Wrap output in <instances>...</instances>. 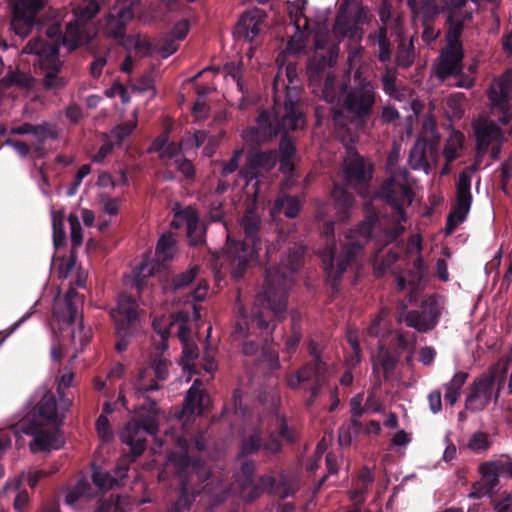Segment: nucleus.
Returning a JSON list of instances; mask_svg holds the SVG:
<instances>
[{
	"label": "nucleus",
	"mask_w": 512,
	"mask_h": 512,
	"mask_svg": "<svg viewBox=\"0 0 512 512\" xmlns=\"http://www.w3.org/2000/svg\"><path fill=\"white\" fill-rule=\"evenodd\" d=\"M492 444L489 434L483 431H476L472 433L467 441L466 447L473 453L486 452Z\"/></svg>",
	"instance_id": "a19ab883"
},
{
	"label": "nucleus",
	"mask_w": 512,
	"mask_h": 512,
	"mask_svg": "<svg viewBox=\"0 0 512 512\" xmlns=\"http://www.w3.org/2000/svg\"><path fill=\"white\" fill-rule=\"evenodd\" d=\"M133 47L137 51H143L146 55H150L156 49V45L148 39H141L139 35H130L123 45V48L130 50Z\"/></svg>",
	"instance_id": "a18cd8bd"
},
{
	"label": "nucleus",
	"mask_w": 512,
	"mask_h": 512,
	"mask_svg": "<svg viewBox=\"0 0 512 512\" xmlns=\"http://www.w3.org/2000/svg\"><path fill=\"white\" fill-rule=\"evenodd\" d=\"M288 302V289L286 277L275 278L272 270L267 269L263 291L257 293L252 315H246L236 321L234 337H245L251 334L254 326L266 333L274 330L276 322L286 318Z\"/></svg>",
	"instance_id": "7ed1b4c3"
},
{
	"label": "nucleus",
	"mask_w": 512,
	"mask_h": 512,
	"mask_svg": "<svg viewBox=\"0 0 512 512\" xmlns=\"http://www.w3.org/2000/svg\"><path fill=\"white\" fill-rule=\"evenodd\" d=\"M373 480L374 475L372 469L367 467L364 468L358 478V481L361 483V489L360 491H356L354 489V504L364 501V494L368 491V488L372 484Z\"/></svg>",
	"instance_id": "49530a36"
},
{
	"label": "nucleus",
	"mask_w": 512,
	"mask_h": 512,
	"mask_svg": "<svg viewBox=\"0 0 512 512\" xmlns=\"http://www.w3.org/2000/svg\"><path fill=\"white\" fill-rule=\"evenodd\" d=\"M471 14H448L449 28L446 34L447 49L442 53V59L436 67V75L444 80L449 76H456L462 70V47L458 38L463 30V21L470 18Z\"/></svg>",
	"instance_id": "9b49d317"
},
{
	"label": "nucleus",
	"mask_w": 512,
	"mask_h": 512,
	"mask_svg": "<svg viewBox=\"0 0 512 512\" xmlns=\"http://www.w3.org/2000/svg\"><path fill=\"white\" fill-rule=\"evenodd\" d=\"M91 172V166L89 164H84L82 165L75 177H74V180L72 182V184L70 185L69 189H68V194L69 195H73L76 193L78 187L80 186L82 180Z\"/></svg>",
	"instance_id": "338daca9"
},
{
	"label": "nucleus",
	"mask_w": 512,
	"mask_h": 512,
	"mask_svg": "<svg viewBox=\"0 0 512 512\" xmlns=\"http://www.w3.org/2000/svg\"><path fill=\"white\" fill-rule=\"evenodd\" d=\"M464 141V135L460 132H452L448 137L445 148L444 156L447 162H452L459 156V150H461Z\"/></svg>",
	"instance_id": "37998d69"
},
{
	"label": "nucleus",
	"mask_w": 512,
	"mask_h": 512,
	"mask_svg": "<svg viewBox=\"0 0 512 512\" xmlns=\"http://www.w3.org/2000/svg\"><path fill=\"white\" fill-rule=\"evenodd\" d=\"M282 445L274 433L265 435L261 428H254L240 441L238 458H248L263 450L266 454L276 455L281 451Z\"/></svg>",
	"instance_id": "4be33fe9"
},
{
	"label": "nucleus",
	"mask_w": 512,
	"mask_h": 512,
	"mask_svg": "<svg viewBox=\"0 0 512 512\" xmlns=\"http://www.w3.org/2000/svg\"><path fill=\"white\" fill-rule=\"evenodd\" d=\"M208 290V285L206 283H199L196 288L190 287L189 291L186 293V297L184 302L188 303L190 300L193 301H202L204 300Z\"/></svg>",
	"instance_id": "69168bd1"
},
{
	"label": "nucleus",
	"mask_w": 512,
	"mask_h": 512,
	"mask_svg": "<svg viewBox=\"0 0 512 512\" xmlns=\"http://www.w3.org/2000/svg\"><path fill=\"white\" fill-rule=\"evenodd\" d=\"M145 371L140 373L139 379L135 382L134 388L138 396H144L145 393L151 391H157L160 389V385L155 381L151 380L149 384L144 381Z\"/></svg>",
	"instance_id": "bf43d9fd"
},
{
	"label": "nucleus",
	"mask_w": 512,
	"mask_h": 512,
	"mask_svg": "<svg viewBox=\"0 0 512 512\" xmlns=\"http://www.w3.org/2000/svg\"><path fill=\"white\" fill-rule=\"evenodd\" d=\"M397 63L402 67H409L413 63L414 59V49L412 45V40L408 45L401 43L398 48L397 53Z\"/></svg>",
	"instance_id": "864d4df0"
},
{
	"label": "nucleus",
	"mask_w": 512,
	"mask_h": 512,
	"mask_svg": "<svg viewBox=\"0 0 512 512\" xmlns=\"http://www.w3.org/2000/svg\"><path fill=\"white\" fill-rule=\"evenodd\" d=\"M22 485V478L15 479L11 482H7L5 485V490L16 491L17 494L13 501V508L15 512H27L30 502V497L27 490H20V486Z\"/></svg>",
	"instance_id": "c9c22d12"
},
{
	"label": "nucleus",
	"mask_w": 512,
	"mask_h": 512,
	"mask_svg": "<svg viewBox=\"0 0 512 512\" xmlns=\"http://www.w3.org/2000/svg\"><path fill=\"white\" fill-rule=\"evenodd\" d=\"M96 430L103 441H110L113 438V431L106 415L101 414L96 420Z\"/></svg>",
	"instance_id": "13d9d810"
},
{
	"label": "nucleus",
	"mask_w": 512,
	"mask_h": 512,
	"mask_svg": "<svg viewBox=\"0 0 512 512\" xmlns=\"http://www.w3.org/2000/svg\"><path fill=\"white\" fill-rule=\"evenodd\" d=\"M512 93V70L506 71L499 78L495 79L488 90V97L493 109L502 113L498 119L499 123L506 125L512 119V107L509 98Z\"/></svg>",
	"instance_id": "5701e85b"
},
{
	"label": "nucleus",
	"mask_w": 512,
	"mask_h": 512,
	"mask_svg": "<svg viewBox=\"0 0 512 512\" xmlns=\"http://www.w3.org/2000/svg\"><path fill=\"white\" fill-rule=\"evenodd\" d=\"M198 273L199 267L193 266L181 273L166 276L161 281L164 294L167 296H174V299L177 295H184L185 298L186 293L189 291Z\"/></svg>",
	"instance_id": "bb28decb"
},
{
	"label": "nucleus",
	"mask_w": 512,
	"mask_h": 512,
	"mask_svg": "<svg viewBox=\"0 0 512 512\" xmlns=\"http://www.w3.org/2000/svg\"><path fill=\"white\" fill-rule=\"evenodd\" d=\"M169 133L170 130L165 129L159 136H157L151 143L148 152H156L160 155L169 141Z\"/></svg>",
	"instance_id": "774afa93"
},
{
	"label": "nucleus",
	"mask_w": 512,
	"mask_h": 512,
	"mask_svg": "<svg viewBox=\"0 0 512 512\" xmlns=\"http://www.w3.org/2000/svg\"><path fill=\"white\" fill-rule=\"evenodd\" d=\"M300 98V89L297 86H286L282 110L277 108L276 105L272 110H261L256 119V126L249 129L247 138L261 144L281 135L279 142L280 158H293L296 147L288 137V133L289 131L303 129L306 125Z\"/></svg>",
	"instance_id": "f03ea898"
},
{
	"label": "nucleus",
	"mask_w": 512,
	"mask_h": 512,
	"mask_svg": "<svg viewBox=\"0 0 512 512\" xmlns=\"http://www.w3.org/2000/svg\"><path fill=\"white\" fill-rule=\"evenodd\" d=\"M374 73L371 67H360L354 72V128L367 130L372 125L376 102Z\"/></svg>",
	"instance_id": "1a4fd4ad"
},
{
	"label": "nucleus",
	"mask_w": 512,
	"mask_h": 512,
	"mask_svg": "<svg viewBox=\"0 0 512 512\" xmlns=\"http://www.w3.org/2000/svg\"><path fill=\"white\" fill-rule=\"evenodd\" d=\"M115 326V350L122 353L127 350L131 338L137 330L139 318L138 305L132 296L121 293L115 308L110 311Z\"/></svg>",
	"instance_id": "9d476101"
},
{
	"label": "nucleus",
	"mask_w": 512,
	"mask_h": 512,
	"mask_svg": "<svg viewBox=\"0 0 512 512\" xmlns=\"http://www.w3.org/2000/svg\"><path fill=\"white\" fill-rule=\"evenodd\" d=\"M352 229L346 231V243L343 245V254L336 257V245L332 244L324 250L322 261L327 275V283L334 292H338L339 282L344 271L352 261Z\"/></svg>",
	"instance_id": "dca6fc26"
},
{
	"label": "nucleus",
	"mask_w": 512,
	"mask_h": 512,
	"mask_svg": "<svg viewBox=\"0 0 512 512\" xmlns=\"http://www.w3.org/2000/svg\"><path fill=\"white\" fill-rule=\"evenodd\" d=\"M68 221L71 229V250L75 251L83 241L82 227L78 217L74 214H70Z\"/></svg>",
	"instance_id": "8fccbe9b"
},
{
	"label": "nucleus",
	"mask_w": 512,
	"mask_h": 512,
	"mask_svg": "<svg viewBox=\"0 0 512 512\" xmlns=\"http://www.w3.org/2000/svg\"><path fill=\"white\" fill-rule=\"evenodd\" d=\"M427 142L424 139L419 138L410 151L409 164L414 170H422L426 174L430 172L431 164L437 157V151L432 145L428 147L427 154Z\"/></svg>",
	"instance_id": "2f4dec72"
},
{
	"label": "nucleus",
	"mask_w": 512,
	"mask_h": 512,
	"mask_svg": "<svg viewBox=\"0 0 512 512\" xmlns=\"http://www.w3.org/2000/svg\"><path fill=\"white\" fill-rule=\"evenodd\" d=\"M174 164L176 169L181 172L186 179H194L195 168L189 159L185 157L177 158Z\"/></svg>",
	"instance_id": "052dcab7"
},
{
	"label": "nucleus",
	"mask_w": 512,
	"mask_h": 512,
	"mask_svg": "<svg viewBox=\"0 0 512 512\" xmlns=\"http://www.w3.org/2000/svg\"><path fill=\"white\" fill-rule=\"evenodd\" d=\"M243 148H239L233 151L231 158L228 161H222V169L220 174L222 177H227L228 175L239 171V164L241 161V157L243 155Z\"/></svg>",
	"instance_id": "09e8293b"
},
{
	"label": "nucleus",
	"mask_w": 512,
	"mask_h": 512,
	"mask_svg": "<svg viewBox=\"0 0 512 512\" xmlns=\"http://www.w3.org/2000/svg\"><path fill=\"white\" fill-rule=\"evenodd\" d=\"M302 202L298 196L283 195L275 201V208L281 210L287 218L293 219L298 216L302 209Z\"/></svg>",
	"instance_id": "e433bc0d"
},
{
	"label": "nucleus",
	"mask_w": 512,
	"mask_h": 512,
	"mask_svg": "<svg viewBox=\"0 0 512 512\" xmlns=\"http://www.w3.org/2000/svg\"><path fill=\"white\" fill-rule=\"evenodd\" d=\"M260 225V218L255 213L248 212L241 220L244 239L231 240L228 237L226 257L230 264L231 277L235 281L244 277L251 263L258 257V252L261 249Z\"/></svg>",
	"instance_id": "20e7f679"
},
{
	"label": "nucleus",
	"mask_w": 512,
	"mask_h": 512,
	"mask_svg": "<svg viewBox=\"0 0 512 512\" xmlns=\"http://www.w3.org/2000/svg\"><path fill=\"white\" fill-rule=\"evenodd\" d=\"M99 11L100 6L95 1L78 5L74 9V19L67 24L65 33L62 32L60 24L52 23L46 29L48 40H43L49 44H57L59 47L63 45L69 51H74L90 42L93 32L92 20Z\"/></svg>",
	"instance_id": "39448f33"
},
{
	"label": "nucleus",
	"mask_w": 512,
	"mask_h": 512,
	"mask_svg": "<svg viewBox=\"0 0 512 512\" xmlns=\"http://www.w3.org/2000/svg\"><path fill=\"white\" fill-rule=\"evenodd\" d=\"M352 0H342L333 26V36L318 31L315 51L309 58L306 74L313 91L320 90L323 99L332 104L334 133L343 144L346 155L343 165L333 177L331 197L341 221L351 216L352 209Z\"/></svg>",
	"instance_id": "f257e3e1"
},
{
	"label": "nucleus",
	"mask_w": 512,
	"mask_h": 512,
	"mask_svg": "<svg viewBox=\"0 0 512 512\" xmlns=\"http://www.w3.org/2000/svg\"><path fill=\"white\" fill-rule=\"evenodd\" d=\"M133 17L134 12L129 6L120 7L115 15L110 14L105 27L107 36L116 40L118 44L123 47L127 38L130 36L126 34V25Z\"/></svg>",
	"instance_id": "cd10ccee"
},
{
	"label": "nucleus",
	"mask_w": 512,
	"mask_h": 512,
	"mask_svg": "<svg viewBox=\"0 0 512 512\" xmlns=\"http://www.w3.org/2000/svg\"><path fill=\"white\" fill-rule=\"evenodd\" d=\"M49 0H11V28L15 34L27 37L37 21V15L47 5Z\"/></svg>",
	"instance_id": "6ab92c4d"
},
{
	"label": "nucleus",
	"mask_w": 512,
	"mask_h": 512,
	"mask_svg": "<svg viewBox=\"0 0 512 512\" xmlns=\"http://www.w3.org/2000/svg\"><path fill=\"white\" fill-rule=\"evenodd\" d=\"M53 226V243L56 249L59 247L64 246L65 239H66V233L64 228V222L63 218L54 216L52 221Z\"/></svg>",
	"instance_id": "6e6d98bb"
},
{
	"label": "nucleus",
	"mask_w": 512,
	"mask_h": 512,
	"mask_svg": "<svg viewBox=\"0 0 512 512\" xmlns=\"http://www.w3.org/2000/svg\"><path fill=\"white\" fill-rule=\"evenodd\" d=\"M479 472L482 476L486 492H491L499 483L501 476L500 469L496 460L487 461L479 466Z\"/></svg>",
	"instance_id": "f704fd0d"
},
{
	"label": "nucleus",
	"mask_w": 512,
	"mask_h": 512,
	"mask_svg": "<svg viewBox=\"0 0 512 512\" xmlns=\"http://www.w3.org/2000/svg\"><path fill=\"white\" fill-rule=\"evenodd\" d=\"M138 457L139 456H134L133 451L130 448V455L124 456L118 461L114 469L113 477L116 479V484H118V482L123 481L127 477L130 463L134 462Z\"/></svg>",
	"instance_id": "3c124183"
},
{
	"label": "nucleus",
	"mask_w": 512,
	"mask_h": 512,
	"mask_svg": "<svg viewBox=\"0 0 512 512\" xmlns=\"http://www.w3.org/2000/svg\"><path fill=\"white\" fill-rule=\"evenodd\" d=\"M159 408L157 402L150 397H144V402L129 421L121 434L122 442L131 447L134 456H141L147 447L145 435H154L158 431Z\"/></svg>",
	"instance_id": "6e6552de"
},
{
	"label": "nucleus",
	"mask_w": 512,
	"mask_h": 512,
	"mask_svg": "<svg viewBox=\"0 0 512 512\" xmlns=\"http://www.w3.org/2000/svg\"><path fill=\"white\" fill-rule=\"evenodd\" d=\"M265 492L280 499L294 495L295 489L283 477L278 481L270 475H263L257 481H241V495L247 502H253Z\"/></svg>",
	"instance_id": "a211bd4d"
},
{
	"label": "nucleus",
	"mask_w": 512,
	"mask_h": 512,
	"mask_svg": "<svg viewBox=\"0 0 512 512\" xmlns=\"http://www.w3.org/2000/svg\"><path fill=\"white\" fill-rule=\"evenodd\" d=\"M476 170L477 163L464 169L456 181V200L446 224L448 233L453 232L458 225L463 223L470 211L473 199L471 181Z\"/></svg>",
	"instance_id": "4468645a"
},
{
	"label": "nucleus",
	"mask_w": 512,
	"mask_h": 512,
	"mask_svg": "<svg viewBox=\"0 0 512 512\" xmlns=\"http://www.w3.org/2000/svg\"><path fill=\"white\" fill-rule=\"evenodd\" d=\"M493 386V374H485L475 380L465 400V408L471 411L483 410L491 400Z\"/></svg>",
	"instance_id": "393cba45"
},
{
	"label": "nucleus",
	"mask_w": 512,
	"mask_h": 512,
	"mask_svg": "<svg viewBox=\"0 0 512 512\" xmlns=\"http://www.w3.org/2000/svg\"><path fill=\"white\" fill-rule=\"evenodd\" d=\"M383 87L386 93L390 96L398 98V92L396 88V76L394 71L387 69L382 77Z\"/></svg>",
	"instance_id": "e2e57ef3"
},
{
	"label": "nucleus",
	"mask_w": 512,
	"mask_h": 512,
	"mask_svg": "<svg viewBox=\"0 0 512 512\" xmlns=\"http://www.w3.org/2000/svg\"><path fill=\"white\" fill-rule=\"evenodd\" d=\"M176 252V241L172 233H164L158 240L156 256L159 260L168 261L174 257Z\"/></svg>",
	"instance_id": "ea45409f"
},
{
	"label": "nucleus",
	"mask_w": 512,
	"mask_h": 512,
	"mask_svg": "<svg viewBox=\"0 0 512 512\" xmlns=\"http://www.w3.org/2000/svg\"><path fill=\"white\" fill-rule=\"evenodd\" d=\"M32 134L37 137V141H46L48 138L56 140L58 138V132L48 122L33 124Z\"/></svg>",
	"instance_id": "603ef678"
},
{
	"label": "nucleus",
	"mask_w": 512,
	"mask_h": 512,
	"mask_svg": "<svg viewBox=\"0 0 512 512\" xmlns=\"http://www.w3.org/2000/svg\"><path fill=\"white\" fill-rule=\"evenodd\" d=\"M198 380L187 391L185 403L181 411L180 417L189 418L195 414L202 415L205 411V401L208 400L207 394L196 388Z\"/></svg>",
	"instance_id": "473e14b6"
},
{
	"label": "nucleus",
	"mask_w": 512,
	"mask_h": 512,
	"mask_svg": "<svg viewBox=\"0 0 512 512\" xmlns=\"http://www.w3.org/2000/svg\"><path fill=\"white\" fill-rule=\"evenodd\" d=\"M308 0H295L287 2V14L295 28V33L287 42L289 53L297 54L305 47L306 40L311 33L309 19L305 15Z\"/></svg>",
	"instance_id": "aec40b11"
},
{
	"label": "nucleus",
	"mask_w": 512,
	"mask_h": 512,
	"mask_svg": "<svg viewBox=\"0 0 512 512\" xmlns=\"http://www.w3.org/2000/svg\"><path fill=\"white\" fill-rule=\"evenodd\" d=\"M354 183L366 182L372 177V165L369 160L364 159L354 152Z\"/></svg>",
	"instance_id": "c03bdc74"
},
{
	"label": "nucleus",
	"mask_w": 512,
	"mask_h": 512,
	"mask_svg": "<svg viewBox=\"0 0 512 512\" xmlns=\"http://www.w3.org/2000/svg\"><path fill=\"white\" fill-rule=\"evenodd\" d=\"M179 466L183 471L186 479L181 481V492L179 498L172 504L170 512H184L190 510V507L196 496L200 493V487H193L194 478L200 482H204L209 477V471L205 467V463L201 459L192 461L191 457L186 453L179 458Z\"/></svg>",
	"instance_id": "f8f14e48"
},
{
	"label": "nucleus",
	"mask_w": 512,
	"mask_h": 512,
	"mask_svg": "<svg viewBox=\"0 0 512 512\" xmlns=\"http://www.w3.org/2000/svg\"><path fill=\"white\" fill-rule=\"evenodd\" d=\"M153 328L160 336V341L158 343L157 349L161 351V353H156L151 359V368L154 371V375L158 381H165L168 378L169 372L168 367L170 362L163 355V351L168 348V336L169 329L168 328H158V324L156 321L153 322Z\"/></svg>",
	"instance_id": "7c9ffc66"
},
{
	"label": "nucleus",
	"mask_w": 512,
	"mask_h": 512,
	"mask_svg": "<svg viewBox=\"0 0 512 512\" xmlns=\"http://www.w3.org/2000/svg\"><path fill=\"white\" fill-rule=\"evenodd\" d=\"M477 139V158L491 150V156L496 160L500 153V147L503 141V132L497 124L487 118H479L473 124Z\"/></svg>",
	"instance_id": "412c9836"
},
{
	"label": "nucleus",
	"mask_w": 512,
	"mask_h": 512,
	"mask_svg": "<svg viewBox=\"0 0 512 512\" xmlns=\"http://www.w3.org/2000/svg\"><path fill=\"white\" fill-rule=\"evenodd\" d=\"M177 41L178 40H176L170 34H167L161 38L156 44V48L160 56L162 58H168L174 54L179 48Z\"/></svg>",
	"instance_id": "de8ad7c7"
},
{
	"label": "nucleus",
	"mask_w": 512,
	"mask_h": 512,
	"mask_svg": "<svg viewBox=\"0 0 512 512\" xmlns=\"http://www.w3.org/2000/svg\"><path fill=\"white\" fill-rule=\"evenodd\" d=\"M30 404L33 407L25 416L35 417L45 424H58L61 421L56 397L50 390L44 387L37 390Z\"/></svg>",
	"instance_id": "b1692460"
},
{
	"label": "nucleus",
	"mask_w": 512,
	"mask_h": 512,
	"mask_svg": "<svg viewBox=\"0 0 512 512\" xmlns=\"http://www.w3.org/2000/svg\"><path fill=\"white\" fill-rule=\"evenodd\" d=\"M186 224L187 237H191L193 231L197 226V213L191 208H185L175 212L174 218L171 222V226L174 228H180L182 224Z\"/></svg>",
	"instance_id": "58836bf2"
},
{
	"label": "nucleus",
	"mask_w": 512,
	"mask_h": 512,
	"mask_svg": "<svg viewBox=\"0 0 512 512\" xmlns=\"http://www.w3.org/2000/svg\"><path fill=\"white\" fill-rule=\"evenodd\" d=\"M368 41L370 45L378 47L379 60L381 62H386L387 60H389L390 49L386 29L380 28L377 34L369 35Z\"/></svg>",
	"instance_id": "79ce46f5"
},
{
	"label": "nucleus",
	"mask_w": 512,
	"mask_h": 512,
	"mask_svg": "<svg viewBox=\"0 0 512 512\" xmlns=\"http://www.w3.org/2000/svg\"><path fill=\"white\" fill-rule=\"evenodd\" d=\"M277 159L275 150L250 151L246 156L245 164L238 171V177L243 179L246 185L254 182V193L257 194L260 178L276 166Z\"/></svg>",
	"instance_id": "f3484780"
},
{
	"label": "nucleus",
	"mask_w": 512,
	"mask_h": 512,
	"mask_svg": "<svg viewBox=\"0 0 512 512\" xmlns=\"http://www.w3.org/2000/svg\"><path fill=\"white\" fill-rule=\"evenodd\" d=\"M74 373L63 374L60 378L57 391L60 395V406L62 409L67 410L72 402L68 399H64L63 388H69L72 385Z\"/></svg>",
	"instance_id": "4d7b16f0"
},
{
	"label": "nucleus",
	"mask_w": 512,
	"mask_h": 512,
	"mask_svg": "<svg viewBox=\"0 0 512 512\" xmlns=\"http://www.w3.org/2000/svg\"><path fill=\"white\" fill-rule=\"evenodd\" d=\"M82 298L76 288L71 286L63 299V302L57 303L53 308V315L58 322L72 325L79 314Z\"/></svg>",
	"instance_id": "c85d7f7f"
},
{
	"label": "nucleus",
	"mask_w": 512,
	"mask_h": 512,
	"mask_svg": "<svg viewBox=\"0 0 512 512\" xmlns=\"http://www.w3.org/2000/svg\"><path fill=\"white\" fill-rule=\"evenodd\" d=\"M439 311L435 303H430L422 307L421 311H402L399 314V322L404 321L407 326L414 328L419 332H427L433 329L438 322Z\"/></svg>",
	"instance_id": "a878e982"
},
{
	"label": "nucleus",
	"mask_w": 512,
	"mask_h": 512,
	"mask_svg": "<svg viewBox=\"0 0 512 512\" xmlns=\"http://www.w3.org/2000/svg\"><path fill=\"white\" fill-rule=\"evenodd\" d=\"M407 176L408 172L406 170L393 173L376 194L377 197L384 199L397 211L398 218L401 221H405L403 207L409 206L413 199Z\"/></svg>",
	"instance_id": "2eb2a0df"
},
{
	"label": "nucleus",
	"mask_w": 512,
	"mask_h": 512,
	"mask_svg": "<svg viewBox=\"0 0 512 512\" xmlns=\"http://www.w3.org/2000/svg\"><path fill=\"white\" fill-rule=\"evenodd\" d=\"M338 442L341 447H349L352 443V419L339 428Z\"/></svg>",
	"instance_id": "0e129e2a"
},
{
	"label": "nucleus",
	"mask_w": 512,
	"mask_h": 512,
	"mask_svg": "<svg viewBox=\"0 0 512 512\" xmlns=\"http://www.w3.org/2000/svg\"><path fill=\"white\" fill-rule=\"evenodd\" d=\"M264 14L261 10L255 9L242 14L235 27L234 35L238 39L253 41L258 35L260 24L263 21Z\"/></svg>",
	"instance_id": "c756f323"
},
{
	"label": "nucleus",
	"mask_w": 512,
	"mask_h": 512,
	"mask_svg": "<svg viewBox=\"0 0 512 512\" xmlns=\"http://www.w3.org/2000/svg\"><path fill=\"white\" fill-rule=\"evenodd\" d=\"M414 16H422L424 22L435 18L440 13V8L435 0H407Z\"/></svg>",
	"instance_id": "72a5a7b5"
},
{
	"label": "nucleus",
	"mask_w": 512,
	"mask_h": 512,
	"mask_svg": "<svg viewBox=\"0 0 512 512\" xmlns=\"http://www.w3.org/2000/svg\"><path fill=\"white\" fill-rule=\"evenodd\" d=\"M135 127L136 125L131 122H125L115 127L111 131V135L115 138L114 145L121 147L124 140L132 134Z\"/></svg>",
	"instance_id": "5fc2aeb1"
},
{
	"label": "nucleus",
	"mask_w": 512,
	"mask_h": 512,
	"mask_svg": "<svg viewBox=\"0 0 512 512\" xmlns=\"http://www.w3.org/2000/svg\"><path fill=\"white\" fill-rule=\"evenodd\" d=\"M308 351L313 359L303 365L294 373L287 376V384L291 389L303 388L310 392L306 405L311 406L321 389L328 383V364L321 359L318 343L311 339L308 343Z\"/></svg>",
	"instance_id": "423d86ee"
},
{
	"label": "nucleus",
	"mask_w": 512,
	"mask_h": 512,
	"mask_svg": "<svg viewBox=\"0 0 512 512\" xmlns=\"http://www.w3.org/2000/svg\"><path fill=\"white\" fill-rule=\"evenodd\" d=\"M467 374L464 372L456 373L452 379L444 385V398L450 404L454 405L460 396L461 389L465 384Z\"/></svg>",
	"instance_id": "4c0bfd02"
},
{
	"label": "nucleus",
	"mask_w": 512,
	"mask_h": 512,
	"mask_svg": "<svg viewBox=\"0 0 512 512\" xmlns=\"http://www.w3.org/2000/svg\"><path fill=\"white\" fill-rule=\"evenodd\" d=\"M18 428L22 433L33 436L29 444L33 453L57 450L64 444L63 436L58 429L46 428L45 423H41L35 417L24 416Z\"/></svg>",
	"instance_id": "ddd939ff"
},
{
	"label": "nucleus",
	"mask_w": 512,
	"mask_h": 512,
	"mask_svg": "<svg viewBox=\"0 0 512 512\" xmlns=\"http://www.w3.org/2000/svg\"><path fill=\"white\" fill-rule=\"evenodd\" d=\"M76 252L72 251L70 252L69 257H62L60 259V265H59V277L66 278L69 273L74 269L76 264Z\"/></svg>",
	"instance_id": "680f3d73"
},
{
	"label": "nucleus",
	"mask_w": 512,
	"mask_h": 512,
	"mask_svg": "<svg viewBox=\"0 0 512 512\" xmlns=\"http://www.w3.org/2000/svg\"><path fill=\"white\" fill-rule=\"evenodd\" d=\"M25 51L39 57L42 86L45 90H61L68 84L64 73V61L60 59L59 45L49 44L42 38L31 39Z\"/></svg>",
	"instance_id": "0eeeda50"
}]
</instances>
